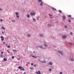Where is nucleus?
<instances>
[{
    "label": "nucleus",
    "mask_w": 74,
    "mask_h": 74,
    "mask_svg": "<svg viewBox=\"0 0 74 74\" xmlns=\"http://www.w3.org/2000/svg\"><path fill=\"white\" fill-rule=\"evenodd\" d=\"M36 73L37 74H42V73H40V71H38V72H36Z\"/></svg>",
    "instance_id": "5"
},
{
    "label": "nucleus",
    "mask_w": 74,
    "mask_h": 74,
    "mask_svg": "<svg viewBox=\"0 0 74 74\" xmlns=\"http://www.w3.org/2000/svg\"><path fill=\"white\" fill-rule=\"evenodd\" d=\"M38 1L39 2H41V1H42V0H38Z\"/></svg>",
    "instance_id": "21"
},
{
    "label": "nucleus",
    "mask_w": 74,
    "mask_h": 74,
    "mask_svg": "<svg viewBox=\"0 0 74 74\" xmlns=\"http://www.w3.org/2000/svg\"><path fill=\"white\" fill-rule=\"evenodd\" d=\"M6 45H7V44L6 43Z\"/></svg>",
    "instance_id": "57"
},
{
    "label": "nucleus",
    "mask_w": 74,
    "mask_h": 74,
    "mask_svg": "<svg viewBox=\"0 0 74 74\" xmlns=\"http://www.w3.org/2000/svg\"><path fill=\"white\" fill-rule=\"evenodd\" d=\"M15 14L16 15H19V13L18 12H16Z\"/></svg>",
    "instance_id": "10"
},
{
    "label": "nucleus",
    "mask_w": 74,
    "mask_h": 74,
    "mask_svg": "<svg viewBox=\"0 0 74 74\" xmlns=\"http://www.w3.org/2000/svg\"><path fill=\"white\" fill-rule=\"evenodd\" d=\"M41 63H46V61H44L43 62H41Z\"/></svg>",
    "instance_id": "9"
},
{
    "label": "nucleus",
    "mask_w": 74,
    "mask_h": 74,
    "mask_svg": "<svg viewBox=\"0 0 74 74\" xmlns=\"http://www.w3.org/2000/svg\"><path fill=\"white\" fill-rule=\"evenodd\" d=\"M69 44H70V45H71V44H72V43L70 42H69Z\"/></svg>",
    "instance_id": "26"
},
{
    "label": "nucleus",
    "mask_w": 74,
    "mask_h": 74,
    "mask_svg": "<svg viewBox=\"0 0 74 74\" xmlns=\"http://www.w3.org/2000/svg\"><path fill=\"white\" fill-rule=\"evenodd\" d=\"M71 61H74V59H71Z\"/></svg>",
    "instance_id": "38"
},
{
    "label": "nucleus",
    "mask_w": 74,
    "mask_h": 74,
    "mask_svg": "<svg viewBox=\"0 0 74 74\" xmlns=\"http://www.w3.org/2000/svg\"><path fill=\"white\" fill-rule=\"evenodd\" d=\"M18 69H20L21 71H24L25 70V69L21 66H18Z\"/></svg>",
    "instance_id": "1"
},
{
    "label": "nucleus",
    "mask_w": 74,
    "mask_h": 74,
    "mask_svg": "<svg viewBox=\"0 0 74 74\" xmlns=\"http://www.w3.org/2000/svg\"><path fill=\"white\" fill-rule=\"evenodd\" d=\"M41 3H44V2H42V1H41Z\"/></svg>",
    "instance_id": "46"
},
{
    "label": "nucleus",
    "mask_w": 74,
    "mask_h": 74,
    "mask_svg": "<svg viewBox=\"0 0 74 74\" xmlns=\"http://www.w3.org/2000/svg\"><path fill=\"white\" fill-rule=\"evenodd\" d=\"M2 34H4V32H2Z\"/></svg>",
    "instance_id": "48"
},
{
    "label": "nucleus",
    "mask_w": 74,
    "mask_h": 74,
    "mask_svg": "<svg viewBox=\"0 0 74 74\" xmlns=\"http://www.w3.org/2000/svg\"><path fill=\"white\" fill-rule=\"evenodd\" d=\"M51 70H52L51 69H49V71H51Z\"/></svg>",
    "instance_id": "47"
},
{
    "label": "nucleus",
    "mask_w": 74,
    "mask_h": 74,
    "mask_svg": "<svg viewBox=\"0 0 74 74\" xmlns=\"http://www.w3.org/2000/svg\"><path fill=\"white\" fill-rule=\"evenodd\" d=\"M32 57H33V58H37V56H32Z\"/></svg>",
    "instance_id": "12"
},
{
    "label": "nucleus",
    "mask_w": 74,
    "mask_h": 74,
    "mask_svg": "<svg viewBox=\"0 0 74 74\" xmlns=\"http://www.w3.org/2000/svg\"><path fill=\"white\" fill-rule=\"evenodd\" d=\"M50 17L51 18H53V17H51V16H50Z\"/></svg>",
    "instance_id": "41"
},
{
    "label": "nucleus",
    "mask_w": 74,
    "mask_h": 74,
    "mask_svg": "<svg viewBox=\"0 0 74 74\" xmlns=\"http://www.w3.org/2000/svg\"><path fill=\"white\" fill-rule=\"evenodd\" d=\"M45 46V47H47V45H44Z\"/></svg>",
    "instance_id": "45"
},
{
    "label": "nucleus",
    "mask_w": 74,
    "mask_h": 74,
    "mask_svg": "<svg viewBox=\"0 0 74 74\" xmlns=\"http://www.w3.org/2000/svg\"><path fill=\"white\" fill-rule=\"evenodd\" d=\"M70 34H71V35H73V33H72V32H71Z\"/></svg>",
    "instance_id": "34"
},
{
    "label": "nucleus",
    "mask_w": 74,
    "mask_h": 74,
    "mask_svg": "<svg viewBox=\"0 0 74 74\" xmlns=\"http://www.w3.org/2000/svg\"><path fill=\"white\" fill-rule=\"evenodd\" d=\"M4 43H5V42H3V44H4Z\"/></svg>",
    "instance_id": "55"
},
{
    "label": "nucleus",
    "mask_w": 74,
    "mask_h": 74,
    "mask_svg": "<svg viewBox=\"0 0 74 74\" xmlns=\"http://www.w3.org/2000/svg\"><path fill=\"white\" fill-rule=\"evenodd\" d=\"M59 12L60 13H62V11H61L60 10H58Z\"/></svg>",
    "instance_id": "15"
},
{
    "label": "nucleus",
    "mask_w": 74,
    "mask_h": 74,
    "mask_svg": "<svg viewBox=\"0 0 74 74\" xmlns=\"http://www.w3.org/2000/svg\"><path fill=\"white\" fill-rule=\"evenodd\" d=\"M52 9L54 11H56V9H55L54 8H52Z\"/></svg>",
    "instance_id": "13"
},
{
    "label": "nucleus",
    "mask_w": 74,
    "mask_h": 74,
    "mask_svg": "<svg viewBox=\"0 0 74 74\" xmlns=\"http://www.w3.org/2000/svg\"><path fill=\"white\" fill-rule=\"evenodd\" d=\"M1 28L3 29V30H5V28H4L3 27H1Z\"/></svg>",
    "instance_id": "20"
},
{
    "label": "nucleus",
    "mask_w": 74,
    "mask_h": 74,
    "mask_svg": "<svg viewBox=\"0 0 74 74\" xmlns=\"http://www.w3.org/2000/svg\"><path fill=\"white\" fill-rule=\"evenodd\" d=\"M49 16H52V15L50 14H49Z\"/></svg>",
    "instance_id": "27"
},
{
    "label": "nucleus",
    "mask_w": 74,
    "mask_h": 74,
    "mask_svg": "<svg viewBox=\"0 0 74 74\" xmlns=\"http://www.w3.org/2000/svg\"><path fill=\"white\" fill-rule=\"evenodd\" d=\"M3 55H2V54H1V58H3Z\"/></svg>",
    "instance_id": "42"
},
{
    "label": "nucleus",
    "mask_w": 74,
    "mask_h": 74,
    "mask_svg": "<svg viewBox=\"0 0 74 74\" xmlns=\"http://www.w3.org/2000/svg\"><path fill=\"white\" fill-rule=\"evenodd\" d=\"M7 48H10V46H8Z\"/></svg>",
    "instance_id": "24"
},
{
    "label": "nucleus",
    "mask_w": 74,
    "mask_h": 74,
    "mask_svg": "<svg viewBox=\"0 0 74 74\" xmlns=\"http://www.w3.org/2000/svg\"><path fill=\"white\" fill-rule=\"evenodd\" d=\"M3 52H1V55H3Z\"/></svg>",
    "instance_id": "35"
},
{
    "label": "nucleus",
    "mask_w": 74,
    "mask_h": 74,
    "mask_svg": "<svg viewBox=\"0 0 74 74\" xmlns=\"http://www.w3.org/2000/svg\"><path fill=\"white\" fill-rule=\"evenodd\" d=\"M62 17L63 18V19H64V20L65 19V18H66V16H62Z\"/></svg>",
    "instance_id": "7"
},
{
    "label": "nucleus",
    "mask_w": 74,
    "mask_h": 74,
    "mask_svg": "<svg viewBox=\"0 0 74 74\" xmlns=\"http://www.w3.org/2000/svg\"><path fill=\"white\" fill-rule=\"evenodd\" d=\"M56 23H58V22H57V21H56V22H55Z\"/></svg>",
    "instance_id": "53"
},
{
    "label": "nucleus",
    "mask_w": 74,
    "mask_h": 74,
    "mask_svg": "<svg viewBox=\"0 0 74 74\" xmlns=\"http://www.w3.org/2000/svg\"><path fill=\"white\" fill-rule=\"evenodd\" d=\"M7 51L8 52V53H10V51H8V50H7Z\"/></svg>",
    "instance_id": "30"
},
{
    "label": "nucleus",
    "mask_w": 74,
    "mask_h": 74,
    "mask_svg": "<svg viewBox=\"0 0 74 74\" xmlns=\"http://www.w3.org/2000/svg\"><path fill=\"white\" fill-rule=\"evenodd\" d=\"M48 26H51V24H48Z\"/></svg>",
    "instance_id": "22"
},
{
    "label": "nucleus",
    "mask_w": 74,
    "mask_h": 74,
    "mask_svg": "<svg viewBox=\"0 0 74 74\" xmlns=\"http://www.w3.org/2000/svg\"><path fill=\"white\" fill-rule=\"evenodd\" d=\"M13 52H15V53H16V50H15L13 49Z\"/></svg>",
    "instance_id": "8"
},
{
    "label": "nucleus",
    "mask_w": 74,
    "mask_h": 74,
    "mask_svg": "<svg viewBox=\"0 0 74 74\" xmlns=\"http://www.w3.org/2000/svg\"><path fill=\"white\" fill-rule=\"evenodd\" d=\"M12 22H15V20H12Z\"/></svg>",
    "instance_id": "29"
},
{
    "label": "nucleus",
    "mask_w": 74,
    "mask_h": 74,
    "mask_svg": "<svg viewBox=\"0 0 74 74\" xmlns=\"http://www.w3.org/2000/svg\"><path fill=\"white\" fill-rule=\"evenodd\" d=\"M69 22H71V21H70V20H69Z\"/></svg>",
    "instance_id": "44"
},
{
    "label": "nucleus",
    "mask_w": 74,
    "mask_h": 74,
    "mask_svg": "<svg viewBox=\"0 0 74 74\" xmlns=\"http://www.w3.org/2000/svg\"><path fill=\"white\" fill-rule=\"evenodd\" d=\"M17 59H18V60H19L20 59V58H19V59L18 58Z\"/></svg>",
    "instance_id": "51"
},
{
    "label": "nucleus",
    "mask_w": 74,
    "mask_h": 74,
    "mask_svg": "<svg viewBox=\"0 0 74 74\" xmlns=\"http://www.w3.org/2000/svg\"><path fill=\"white\" fill-rule=\"evenodd\" d=\"M0 11H1L2 10V9L1 8H0Z\"/></svg>",
    "instance_id": "50"
},
{
    "label": "nucleus",
    "mask_w": 74,
    "mask_h": 74,
    "mask_svg": "<svg viewBox=\"0 0 74 74\" xmlns=\"http://www.w3.org/2000/svg\"><path fill=\"white\" fill-rule=\"evenodd\" d=\"M40 37H43V34H41L40 35Z\"/></svg>",
    "instance_id": "11"
},
{
    "label": "nucleus",
    "mask_w": 74,
    "mask_h": 74,
    "mask_svg": "<svg viewBox=\"0 0 74 74\" xmlns=\"http://www.w3.org/2000/svg\"><path fill=\"white\" fill-rule=\"evenodd\" d=\"M16 16L17 18H19V16H18V15H16Z\"/></svg>",
    "instance_id": "18"
},
{
    "label": "nucleus",
    "mask_w": 74,
    "mask_h": 74,
    "mask_svg": "<svg viewBox=\"0 0 74 74\" xmlns=\"http://www.w3.org/2000/svg\"><path fill=\"white\" fill-rule=\"evenodd\" d=\"M33 53H35V51H33Z\"/></svg>",
    "instance_id": "54"
},
{
    "label": "nucleus",
    "mask_w": 74,
    "mask_h": 74,
    "mask_svg": "<svg viewBox=\"0 0 74 74\" xmlns=\"http://www.w3.org/2000/svg\"><path fill=\"white\" fill-rule=\"evenodd\" d=\"M23 74H26V73L25 72L24 73H23Z\"/></svg>",
    "instance_id": "52"
},
{
    "label": "nucleus",
    "mask_w": 74,
    "mask_h": 74,
    "mask_svg": "<svg viewBox=\"0 0 74 74\" xmlns=\"http://www.w3.org/2000/svg\"><path fill=\"white\" fill-rule=\"evenodd\" d=\"M36 12H34V13H33L32 12H31L30 13V15L31 16H34L35 15H36Z\"/></svg>",
    "instance_id": "2"
},
{
    "label": "nucleus",
    "mask_w": 74,
    "mask_h": 74,
    "mask_svg": "<svg viewBox=\"0 0 74 74\" xmlns=\"http://www.w3.org/2000/svg\"><path fill=\"white\" fill-rule=\"evenodd\" d=\"M49 64L50 65H52V62H50Z\"/></svg>",
    "instance_id": "16"
},
{
    "label": "nucleus",
    "mask_w": 74,
    "mask_h": 74,
    "mask_svg": "<svg viewBox=\"0 0 74 74\" xmlns=\"http://www.w3.org/2000/svg\"><path fill=\"white\" fill-rule=\"evenodd\" d=\"M71 15H69V17H71Z\"/></svg>",
    "instance_id": "40"
},
{
    "label": "nucleus",
    "mask_w": 74,
    "mask_h": 74,
    "mask_svg": "<svg viewBox=\"0 0 74 74\" xmlns=\"http://www.w3.org/2000/svg\"><path fill=\"white\" fill-rule=\"evenodd\" d=\"M0 38H4L3 36H1L0 37Z\"/></svg>",
    "instance_id": "28"
},
{
    "label": "nucleus",
    "mask_w": 74,
    "mask_h": 74,
    "mask_svg": "<svg viewBox=\"0 0 74 74\" xmlns=\"http://www.w3.org/2000/svg\"><path fill=\"white\" fill-rule=\"evenodd\" d=\"M0 21L1 22H2V21H3V20H2V19H1L0 20Z\"/></svg>",
    "instance_id": "37"
},
{
    "label": "nucleus",
    "mask_w": 74,
    "mask_h": 74,
    "mask_svg": "<svg viewBox=\"0 0 74 74\" xmlns=\"http://www.w3.org/2000/svg\"><path fill=\"white\" fill-rule=\"evenodd\" d=\"M58 52H59V53H60L62 55H63V52L62 51H58Z\"/></svg>",
    "instance_id": "4"
},
{
    "label": "nucleus",
    "mask_w": 74,
    "mask_h": 74,
    "mask_svg": "<svg viewBox=\"0 0 74 74\" xmlns=\"http://www.w3.org/2000/svg\"><path fill=\"white\" fill-rule=\"evenodd\" d=\"M31 65H32V66H33V63H31Z\"/></svg>",
    "instance_id": "43"
},
{
    "label": "nucleus",
    "mask_w": 74,
    "mask_h": 74,
    "mask_svg": "<svg viewBox=\"0 0 74 74\" xmlns=\"http://www.w3.org/2000/svg\"><path fill=\"white\" fill-rule=\"evenodd\" d=\"M38 47H40V48H42V46H38Z\"/></svg>",
    "instance_id": "19"
},
{
    "label": "nucleus",
    "mask_w": 74,
    "mask_h": 74,
    "mask_svg": "<svg viewBox=\"0 0 74 74\" xmlns=\"http://www.w3.org/2000/svg\"><path fill=\"white\" fill-rule=\"evenodd\" d=\"M12 59H14V56H12Z\"/></svg>",
    "instance_id": "31"
},
{
    "label": "nucleus",
    "mask_w": 74,
    "mask_h": 74,
    "mask_svg": "<svg viewBox=\"0 0 74 74\" xmlns=\"http://www.w3.org/2000/svg\"><path fill=\"white\" fill-rule=\"evenodd\" d=\"M66 37H67V36L66 35H64V36H63L62 37V38H63L64 39V38H66Z\"/></svg>",
    "instance_id": "3"
},
{
    "label": "nucleus",
    "mask_w": 74,
    "mask_h": 74,
    "mask_svg": "<svg viewBox=\"0 0 74 74\" xmlns=\"http://www.w3.org/2000/svg\"><path fill=\"white\" fill-rule=\"evenodd\" d=\"M60 74H62V72H60Z\"/></svg>",
    "instance_id": "39"
},
{
    "label": "nucleus",
    "mask_w": 74,
    "mask_h": 74,
    "mask_svg": "<svg viewBox=\"0 0 74 74\" xmlns=\"http://www.w3.org/2000/svg\"><path fill=\"white\" fill-rule=\"evenodd\" d=\"M27 18H30V15H27Z\"/></svg>",
    "instance_id": "17"
},
{
    "label": "nucleus",
    "mask_w": 74,
    "mask_h": 74,
    "mask_svg": "<svg viewBox=\"0 0 74 74\" xmlns=\"http://www.w3.org/2000/svg\"><path fill=\"white\" fill-rule=\"evenodd\" d=\"M30 69H32L33 70V68H30Z\"/></svg>",
    "instance_id": "49"
},
{
    "label": "nucleus",
    "mask_w": 74,
    "mask_h": 74,
    "mask_svg": "<svg viewBox=\"0 0 74 74\" xmlns=\"http://www.w3.org/2000/svg\"><path fill=\"white\" fill-rule=\"evenodd\" d=\"M33 20H34V22H36V19H35V18H33Z\"/></svg>",
    "instance_id": "23"
},
{
    "label": "nucleus",
    "mask_w": 74,
    "mask_h": 74,
    "mask_svg": "<svg viewBox=\"0 0 74 74\" xmlns=\"http://www.w3.org/2000/svg\"><path fill=\"white\" fill-rule=\"evenodd\" d=\"M64 27L65 28H67V26H64Z\"/></svg>",
    "instance_id": "32"
},
{
    "label": "nucleus",
    "mask_w": 74,
    "mask_h": 74,
    "mask_svg": "<svg viewBox=\"0 0 74 74\" xmlns=\"http://www.w3.org/2000/svg\"><path fill=\"white\" fill-rule=\"evenodd\" d=\"M40 5H43V4H42V3H40Z\"/></svg>",
    "instance_id": "36"
},
{
    "label": "nucleus",
    "mask_w": 74,
    "mask_h": 74,
    "mask_svg": "<svg viewBox=\"0 0 74 74\" xmlns=\"http://www.w3.org/2000/svg\"><path fill=\"white\" fill-rule=\"evenodd\" d=\"M27 36V37H30V36H31V35L30 34H28Z\"/></svg>",
    "instance_id": "14"
},
{
    "label": "nucleus",
    "mask_w": 74,
    "mask_h": 74,
    "mask_svg": "<svg viewBox=\"0 0 74 74\" xmlns=\"http://www.w3.org/2000/svg\"><path fill=\"white\" fill-rule=\"evenodd\" d=\"M33 66L34 67H36V65L35 64Z\"/></svg>",
    "instance_id": "33"
},
{
    "label": "nucleus",
    "mask_w": 74,
    "mask_h": 74,
    "mask_svg": "<svg viewBox=\"0 0 74 74\" xmlns=\"http://www.w3.org/2000/svg\"><path fill=\"white\" fill-rule=\"evenodd\" d=\"M3 60L5 62V61H7V59H6V58H3Z\"/></svg>",
    "instance_id": "6"
},
{
    "label": "nucleus",
    "mask_w": 74,
    "mask_h": 74,
    "mask_svg": "<svg viewBox=\"0 0 74 74\" xmlns=\"http://www.w3.org/2000/svg\"><path fill=\"white\" fill-rule=\"evenodd\" d=\"M1 40L2 41H3V40H4V38H2L1 39Z\"/></svg>",
    "instance_id": "25"
},
{
    "label": "nucleus",
    "mask_w": 74,
    "mask_h": 74,
    "mask_svg": "<svg viewBox=\"0 0 74 74\" xmlns=\"http://www.w3.org/2000/svg\"><path fill=\"white\" fill-rule=\"evenodd\" d=\"M37 19H38V18H37Z\"/></svg>",
    "instance_id": "56"
}]
</instances>
